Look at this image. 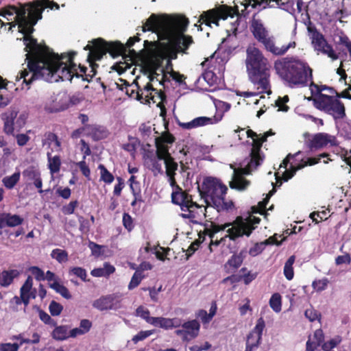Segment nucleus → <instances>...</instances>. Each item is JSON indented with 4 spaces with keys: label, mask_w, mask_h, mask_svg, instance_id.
<instances>
[{
    "label": "nucleus",
    "mask_w": 351,
    "mask_h": 351,
    "mask_svg": "<svg viewBox=\"0 0 351 351\" xmlns=\"http://www.w3.org/2000/svg\"><path fill=\"white\" fill-rule=\"evenodd\" d=\"M182 327L185 330L188 336L191 339L197 337L199 335L200 324L196 319L184 322Z\"/></svg>",
    "instance_id": "bb28decb"
},
{
    "label": "nucleus",
    "mask_w": 351,
    "mask_h": 351,
    "mask_svg": "<svg viewBox=\"0 0 351 351\" xmlns=\"http://www.w3.org/2000/svg\"><path fill=\"white\" fill-rule=\"evenodd\" d=\"M79 202L77 200L70 202L68 204L64 205L62 208V212L65 215H69L74 213L75 209L78 206Z\"/></svg>",
    "instance_id": "680f3d73"
},
{
    "label": "nucleus",
    "mask_w": 351,
    "mask_h": 351,
    "mask_svg": "<svg viewBox=\"0 0 351 351\" xmlns=\"http://www.w3.org/2000/svg\"><path fill=\"white\" fill-rule=\"evenodd\" d=\"M130 189L133 195V200L131 202L132 206H135L138 203L143 202V195L141 193V183L130 184Z\"/></svg>",
    "instance_id": "72a5a7b5"
},
{
    "label": "nucleus",
    "mask_w": 351,
    "mask_h": 351,
    "mask_svg": "<svg viewBox=\"0 0 351 351\" xmlns=\"http://www.w3.org/2000/svg\"><path fill=\"white\" fill-rule=\"evenodd\" d=\"M168 177L170 186L173 189L171 193V201L176 204V203L182 202L187 198L189 193L184 191L176 182V175L167 176Z\"/></svg>",
    "instance_id": "412c9836"
},
{
    "label": "nucleus",
    "mask_w": 351,
    "mask_h": 351,
    "mask_svg": "<svg viewBox=\"0 0 351 351\" xmlns=\"http://www.w3.org/2000/svg\"><path fill=\"white\" fill-rule=\"evenodd\" d=\"M262 338L256 334L250 332L247 336L245 351H253L258 348L261 344Z\"/></svg>",
    "instance_id": "473e14b6"
},
{
    "label": "nucleus",
    "mask_w": 351,
    "mask_h": 351,
    "mask_svg": "<svg viewBox=\"0 0 351 351\" xmlns=\"http://www.w3.org/2000/svg\"><path fill=\"white\" fill-rule=\"evenodd\" d=\"M328 157H329V154H328L326 153H323V154H319L317 157L308 158L307 159V160L306 162H304V163L298 164L297 165V169H300L304 167L305 166H308V165L312 166V165H316L320 162L322 158H328L327 160H324V162L325 164H327L329 160H331V159L329 158Z\"/></svg>",
    "instance_id": "58836bf2"
},
{
    "label": "nucleus",
    "mask_w": 351,
    "mask_h": 351,
    "mask_svg": "<svg viewBox=\"0 0 351 351\" xmlns=\"http://www.w3.org/2000/svg\"><path fill=\"white\" fill-rule=\"evenodd\" d=\"M145 278V276L144 274H141L138 273V271H135L128 285V289L132 290L137 287L140 285L142 280Z\"/></svg>",
    "instance_id": "864d4df0"
},
{
    "label": "nucleus",
    "mask_w": 351,
    "mask_h": 351,
    "mask_svg": "<svg viewBox=\"0 0 351 351\" xmlns=\"http://www.w3.org/2000/svg\"><path fill=\"white\" fill-rule=\"evenodd\" d=\"M232 9L228 6H221L215 9H211L203 12L199 16L198 22L204 23L210 27L211 24L219 25V19H226L229 16H232Z\"/></svg>",
    "instance_id": "2eb2a0df"
},
{
    "label": "nucleus",
    "mask_w": 351,
    "mask_h": 351,
    "mask_svg": "<svg viewBox=\"0 0 351 351\" xmlns=\"http://www.w3.org/2000/svg\"><path fill=\"white\" fill-rule=\"evenodd\" d=\"M136 314L149 324H152V319L154 318V317L150 316L149 311L143 306H140L136 308Z\"/></svg>",
    "instance_id": "3c124183"
},
{
    "label": "nucleus",
    "mask_w": 351,
    "mask_h": 351,
    "mask_svg": "<svg viewBox=\"0 0 351 351\" xmlns=\"http://www.w3.org/2000/svg\"><path fill=\"white\" fill-rule=\"evenodd\" d=\"M305 317L310 321L314 322L315 320H319L321 318V314L317 310L311 307L307 308L304 312Z\"/></svg>",
    "instance_id": "052dcab7"
},
{
    "label": "nucleus",
    "mask_w": 351,
    "mask_h": 351,
    "mask_svg": "<svg viewBox=\"0 0 351 351\" xmlns=\"http://www.w3.org/2000/svg\"><path fill=\"white\" fill-rule=\"evenodd\" d=\"M123 225L128 232L134 228L133 219L128 213H124L123 215Z\"/></svg>",
    "instance_id": "338daca9"
},
{
    "label": "nucleus",
    "mask_w": 351,
    "mask_h": 351,
    "mask_svg": "<svg viewBox=\"0 0 351 351\" xmlns=\"http://www.w3.org/2000/svg\"><path fill=\"white\" fill-rule=\"evenodd\" d=\"M139 34H137L136 36H134L133 37H130L125 45H123V47H124L123 51L117 55L116 57L122 56L123 58H125L128 57H130L132 58V57H134L136 56V52L134 49H131L130 48L134 45L136 42L140 41Z\"/></svg>",
    "instance_id": "393cba45"
},
{
    "label": "nucleus",
    "mask_w": 351,
    "mask_h": 351,
    "mask_svg": "<svg viewBox=\"0 0 351 351\" xmlns=\"http://www.w3.org/2000/svg\"><path fill=\"white\" fill-rule=\"evenodd\" d=\"M246 71L249 80L256 87L259 93H271L270 64L263 52L254 45L246 49Z\"/></svg>",
    "instance_id": "39448f33"
},
{
    "label": "nucleus",
    "mask_w": 351,
    "mask_h": 351,
    "mask_svg": "<svg viewBox=\"0 0 351 351\" xmlns=\"http://www.w3.org/2000/svg\"><path fill=\"white\" fill-rule=\"evenodd\" d=\"M289 100V99L287 95H285L283 97H278V99L276 101V105L279 108V110L283 112H287L289 110V107L286 105Z\"/></svg>",
    "instance_id": "774afa93"
},
{
    "label": "nucleus",
    "mask_w": 351,
    "mask_h": 351,
    "mask_svg": "<svg viewBox=\"0 0 351 351\" xmlns=\"http://www.w3.org/2000/svg\"><path fill=\"white\" fill-rule=\"evenodd\" d=\"M51 256L56 259L59 263H66L68 261V252L64 250L59 248L54 249L51 251Z\"/></svg>",
    "instance_id": "c03bdc74"
},
{
    "label": "nucleus",
    "mask_w": 351,
    "mask_h": 351,
    "mask_svg": "<svg viewBox=\"0 0 351 351\" xmlns=\"http://www.w3.org/2000/svg\"><path fill=\"white\" fill-rule=\"evenodd\" d=\"M213 121L212 118L206 117H199L195 118L191 121L187 123H180V126L184 129L190 130L192 128L204 126L208 124H213Z\"/></svg>",
    "instance_id": "a878e982"
},
{
    "label": "nucleus",
    "mask_w": 351,
    "mask_h": 351,
    "mask_svg": "<svg viewBox=\"0 0 351 351\" xmlns=\"http://www.w3.org/2000/svg\"><path fill=\"white\" fill-rule=\"evenodd\" d=\"M176 205H179L183 213L180 214V216L184 219H188L189 221L195 224L199 223L200 221L203 218L207 217V209L209 207L207 206L204 208L197 204L196 202L193 201L192 196L191 195H187V198L182 202L176 203Z\"/></svg>",
    "instance_id": "ddd939ff"
},
{
    "label": "nucleus",
    "mask_w": 351,
    "mask_h": 351,
    "mask_svg": "<svg viewBox=\"0 0 351 351\" xmlns=\"http://www.w3.org/2000/svg\"><path fill=\"white\" fill-rule=\"evenodd\" d=\"M45 110L49 113H55L64 110L67 108L66 105L60 104L56 100L47 102L45 105Z\"/></svg>",
    "instance_id": "79ce46f5"
},
{
    "label": "nucleus",
    "mask_w": 351,
    "mask_h": 351,
    "mask_svg": "<svg viewBox=\"0 0 351 351\" xmlns=\"http://www.w3.org/2000/svg\"><path fill=\"white\" fill-rule=\"evenodd\" d=\"M246 256L245 251H241L238 254H234L225 263L224 267L227 272H234L243 263Z\"/></svg>",
    "instance_id": "4be33fe9"
},
{
    "label": "nucleus",
    "mask_w": 351,
    "mask_h": 351,
    "mask_svg": "<svg viewBox=\"0 0 351 351\" xmlns=\"http://www.w3.org/2000/svg\"><path fill=\"white\" fill-rule=\"evenodd\" d=\"M189 19L184 16H170L152 14L142 25V31L156 33L160 40H171L178 51L186 53L193 43L191 36L184 34Z\"/></svg>",
    "instance_id": "f03ea898"
},
{
    "label": "nucleus",
    "mask_w": 351,
    "mask_h": 351,
    "mask_svg": "<svg viewBox=\"0 0 351 351\" xmlns=\"http://www.w3.org/2000/svg\"><path fill=\"white\" fill-rule=\"evenodd\" d=\"M116 184L114 186L113 195L117 197H120L122 193V191L125 187V180L121 177L117 176L116 178Z\"/></svg>",
    "instance_id": "6e6d98bb"
},
{
    "label": "nucleus",
    "mask_w": 351,
    "mask_h": 351,
    "mask_svg": "<svg viewBox=\"0 0 351 351\" xmlns=\"http://www.w3.org/2000/svg\"><path fill=\"white\" fill-rule=\"evenodd\" d=\"M124 47L119 41L107 42L101 38L93 39L89 41L84 49L89 51L87 60H100L107 53L115 58L120 54Z\"/></svg>",
    "instance_id": "9d476101"
},
{
    "label": "nucleus",
    "mask_w": 351,
    "mask_h": 351,
    "mask_svg": "<svg viewBox=\"0 0 351 351\" xmlns=\"http://www.w3.org/2000/svg\"><path fill=\"white\" fill-rule=\"evenodd\" d=\"M178 53H181V51H178V49L173 47L171 43L165 47V55L168 58V64H170L171 66H173L171 60L177 58Z\"/></svg>",
    "instance_id": "de8ad7c7"
},
{
    "label": "nucleus",
    "mask_w": 351,
    "mask_h": 351,
    "mask_svg": "<svg viewBox=\"0 0 351 351\" xmlns=\"http://www.w3.org/2000/svg\"><path fill=\"white\" fill-rule=\"evenodd\" d=\"M328 284V279L324 278L322 279L314 280L312 283V287L317 292H321L327 288Z\"/></svg>",
    "instance_id": "603ef678"
},
{
    "label": "nucleus",
    "mask_w": 351,
    "mask_h": 351,
    "mask_svg": "<svg viewBox=\"0 0 351 351\" xmlns=\"http://www.w3.org/2000/svg\"><path fill=\"white\" fill-rule=\"evenodd\" d=\"M23 219L18 215L6 213L5 223L8 227H15L22 224Z\"/></svg>",
    "instance_id": "09e8293b"
},
{
    "label": "nucleus",
    "mask_w": 351,
    "mask_h": 351,
    "mask_svg": "<svg viewBox=\"0 0 351 351\" xmlns=\"http://www.w3.org/2000/svg\"><path fill=\"white\" fill-rule=\"evenodd\" d=\"M217 59H215V54L210 56L209 58L202 63V67L205 69L204 72L202 73V77L198 80L199 82L202 79L205 81L210 86L216 84L217 77L215 73L216 70Z\"/></svg>",
    "instance_id": "a211bd4d"
},
{
    "label": "nucleus",
    "mask_w": 351,
    "mask_h": 351,
    "mask_svg": "<svg viewBox=\"0 0 351 351\" xmlns=\"http://www.w3.org/2000/svg\"><path fill=\"white\" fill-rule=\"evenodd\" d=\"M274 69L278 76L291 87L308 86L318 88L313 81V69L308 63L298 56H287L274 62Z\"/></svg>",
    "instance_id": "7ed1b4c3"
},
{
    "label": "nucleus",
    "mask_w": 351,
    "mask_h": 351,
    "mask_svg": "<svg viewBox=\"0 0 351 351\" xmlns=\"http://www.w3.org/2000/svg\"><path fill=\"white\" fill-rule=\"evenodd\" d=\"M328 145L332 147H337L339 141L335 136L324 132L315 134L308 141V147L311 150L319 149L326 147Z\"/></svg>",
    "instance_id": "f3484780"
},
{
    "label": "nucleus",
    "mask_w": 351,
    "mask_h": 351,
    "mask_svg": "<svg viewBox=\"0 0 351 351\" xmlns=\"http://www.w3.org/2000/svg\"><path fill=\"white\" fill-rule=\"evenodd\" d=\"M20 178V171H16L14 172L12 176L4 177L2 180V182L5 188L12 189L19 182Z\"/></svg>",
    "instance_id": "4c0bfd02"
},
{
    "label": "nucleus",
    "mask_w": 351,
    "mask_h": 351,
    "mask_svg": "<svg viewBox=\"0 0 351 351\" xmlns=\"http://www.w3.org/2000/svg\"><path fill=\"white\" fill-rule=\"evenodd\" d=\"M154 332V330H141L132 337V341L134 343H137L138 341H143L147 339L148 337L152 335Z\"/></svg>",
    "instance_id": "e2e57ef3"
},
{
    "label": "nucleus",
    "mask_w": 351,
    "mask_h": 351,
    "mask_svg": "<svg viewBox=\"0 0 351 351\" xmlns=\"http://www.w3.org/2000/svg\"><path fill=\"white\" fill-rule=\"evenodd\" d=\"M23 175L28 180H34L40 176V173L38 170L36 169L35 167H29L23 171Z\"/></svg>",
    "instance_id": "13d9d810"
},
{
    "label": "nucleus",
    "mask_w": 351,
    "mask_h": 351,
    "mask_svg": "<svg viewBox=\"0 0 351 351\" xmlns=\"http://www.w3.org/2000/svg\"><path fill=\"white\" fill-rule=\"evenodd\" d=\"M38 315L39 318L42 322H43L45 324H49L51 326H56V322L53 320L49 315H48L45 311L42 309H38Z\"/></svg>",
    "instance_id": "69168bd1"
},
{
    "label": "nucleus",
    "mask_w": 351,
    "mask_h": 351,
    "mask_svg": "<svg viewBox=\"0 0 351 351\" xmlns=\"http://www.w3.org/2000/svg\"><path fill=\"white\" fill-rule=\"evenodd\" d=\"M69 276H75L79 278H80L82 281L86 282L88 281L87 280V272L85 269L81 267H71L69 270Z\"/></svg>",
    "instance_id": "49530a36"
},
{
    "label": "nucleus",
    "mask_w": 351,
    "mask_h": 351,
    "mask_svg": "<svg viewBox=\"0 0 351 351\" xmlns=\"http://www.w3.org/2000/svg\"><path fill=\"white\" fill-rule=\"evenodd\" d=\"M269 306L272 310L279 313L282 309V297L280 293H274L269 299Z\"/></svg>",
    "instance_id": "a18cd8bd"
},
{
    "label": "nucleus",
    "mask_w": 351,
    "mask_h": 351,
    "mask_svg": "<svg viewBox=\"0 0 351 351\" xmlns=\"http://www.w3.org/2000/svg\"><path fill=\"white\" fill-rule=\"evenodd\" d=\"M261 219L254 217L251 221H246L241 216L236 217L232 223H226L223 225H218L214 222H211L210 228H206L202 232L204 235H207L210 237L211 241L210 245H218L220 241H213L215 234L225 230L226 228L232 226L231 228L227 230L228 233V237L230 240L235 241L237 239L243 236L250 237L253 230L255 229L254 224L259 223Z\"/></svg>",
    "instance_id": "0eeeda50"
},
{
    "label": "nucleus",
    "mask_w": 351,
    "mask_h": 351,
    "mask_svg": "<svg viewBox=\"0 0 351 351\" xmlns=\"http://www.w3.org/2000/svg\"><path fill=\"white\" fill-rule=\"evenodd\" d=\"M84 130L87 136H90L94 141H98L106 138L109 136L108 130L99 125L87 124Z\"/></svg>",
    "instance_id": "aec40b11"
},
{
    "label": "nucleus",
    "mask_w": 351,
    "mask_h": 351,
    "mask_svg": "<svg viewBox=\"0 0 351 351\" xmlns=\"http://www.w3.org/2000/svg\"><path fill=\"white\" fill-rule=\"evenodd\" d=\"M295 261V256L294 255H292L287 259V261H286V263L285 264L283 273H284L285 278L288 280H291L293 278L294 271H293V265L294 264Z\"/></svg>",
    "instance_id": "ea45409f"
},
{
    "label": "nucleus",
    "mask_w": 351,
    "mask_h": 351,
    "mask_svg": "<svg viewBox=\"0 0 351 351\" xmlns=\"http://www.w3.org/2000/svg\"><path fill=\"white\" fill-rule=\"evenodd\" d=\"M136 86L138 88V90L136 93V99L138 100H141L143 99L144 92H146L147 94L145 95L146 101H149V100H152L153 103H157V106L161 109V113H162L163 111L165 113L164 101L166 100V95L164 91L154 88L151 83H147L144 86L143 90L140 89L137 83L136 84Z\"/></svg>",
    "instance_id": "4468645a"
},
{
    "label": "nucleus",
    "mask_w": 351,
    "mask_h": 351,
    "mask_svg": "<svg viewBox=\"0 0 351 351\" xmlns=\"http://www.w3.org/2000/svg\"><path fill=\"white\" fill-rule=\"evenodd\" d=\"M127 58H123L125 60L124 62H119L115 63L111 69L114 71H116L119 75L125 72L128 69H130L132 66V64L128 63L125 61Z\"/></svg>",
    "instance_id": "5fc2aeb1"
},
{
    "label": "nucleus",
    "mask_w": 351,
    "mask_h": 351,
    "mask_svg": "<svg viewBox=\"0 0 351 351\" xmlns=\"http://www.w3.org/2000/svg\"><path fill=\"white\" fill-rule=\"evenodd\" d=\"M20 272L17 269L4 270L1 274L2 280L1 281V286L7 287L10 285L15 278H17Z\"/></svg>",
    "instance_id": "c756f323"
},
{
    "label": "nucleus",
    "mask_w": 351,
    "mask_h": 351,
    "mask_svg": "<svg viewBox=\"0 0 351 351\" xmlns=\"http://www.w3.org/2000/svg\"><path fill=\"white\" fill-rule=\"evenodd\" d=\"M34 25L32 26V32L29 27L25 28V26L19 29V32L24 35L23 40L25 44V51L29 49V53L26 54L27 60V69L19 72V76H16V80L23 79V83L28 86L34 81L38 80L39 77H46L49 79V75L53 72V69L47 66L51 61L57 60L55 53L48 47L39 45L36 38L32 36L34 32Z\"/></svg>",
    "instance_id": "f257e3e1"
},
{
    "label": "nucleus",
    "mask_w": 351,
    "mask_h": 351,
    "mask_svg": "<svg viewBox=\"0 0 351 351\" xmlns=\"http://www.w3.org/2000/svg\"><path fill=\"white\" fill-rule=\"evenodd\" d=\"M69 327L66 325L56 326L51 332V337L57 341H64L69 337Z\"/></svg>",
    "instance_id": "7c9ffc66"
},
{
    "label": "nucleus",
    "mask_w": 351,
    "mask_h": 351,
    "mask_svg": "<svg viewBox=\"0 0 351 351\" xmlns=\"http://www.w3.org/2000/svg\"><path fill=\"white\" fill-rule=\"evenodd\" d=\"M313 104L317 109L332 115L335 119L346 116L343 104L333 96L319 93L313 99Z\"/></svg>",
    "instance_id": "f8f14e48"
},
{
    "label": "nucleus",
    "mask_w": 351,
    "mask_h": 351,
    "mask_svg": "<svg viewBox=\"0 0 351 351\" xmlns=\"http://www.w3.org/2000/svg\"><path fill=\"white\" fill-rule=\"evenodd\" d=\"M246 134L248 138H251L253 140L251 151L261 152L263 143L258 139V135L250 129L246 131Z\"/></svg>",
    "instance_id": "37998d69"
},
{
    "label": "nucleus",
    "mask_w": 351,
    "mask_h": 351,
    "mask_svg": "<svg viewBox=\"0 0 351 351\" xmlns=\"http://www.w3.org/2000/svg\"><path fill=\"white\" fill-rule=\"evenodd\" d=\"M40 7V1H29L25 3H19L18 6L8 5L0 10V28L6 25L19 29L25 26L32 30V25H36L43 18V9Z\"/></svg>",
    "instance_id": "20e7f679"
},
{
    "label": "nucleus",
    "mask_w": 351,
    "mask_h": 351,
    "mask_svg": "<svg viewBox=\"0 0 351 351\" xmlns=\"http://www.w3.org/2000/svg\"><path fill=\"white\" fill-rule=\"evenodd\" d=\"M32 287H33V279H32V276H29L20 289L21 295H27V294L29 292H30V291L32 289H33Z\"/></svg>",
    "instance_id": "bf43d9fd"
},
{
    "label": "nucleus",
    "mask_w": 351,
    "mask_h": 351,
    "mask_svg": "<svg viewBox=\"0 0 351 351\" xmlns=\"http://www.w3.org/2000/svg\"><path fill=\"white\" fill-rule=\"evenodd\" d=\"M242 4L245 7V10H242V14L244 16L248 14V12L245 13V11L249 6H251L252 8H256L258 6L260 8L258 13L267 8H276L274 4H271V0H244Z\"/></svg>",
    "instance_id": "b1692460"
},
{
    "label": "nucleus",
    "mask_w": 351,
    "mask_h": 351,
    "mask_svg": "<svg viewBox=\"0 0 351 351\" xmlns=\"http://www.w3.org/2000/svg\"><path fill=\"white\" fill-rule=\"evenodd\" d=\"M8 82L0 76V108H3L8 105L10 99L5 93L8 90Z\"/></svg>",
    "instance_id": "2f4dec72"
},
{
    "label": "nucleus",
    "mask_w": 351,
    "mask_h": 351,
    "mask_svg": "<svg viewBox=\"0 0 351 351\" xmlns=\"http://www.w3.org/2000/svg\"><path fill=\"white\" fill-rule=\"evenodd\" d=\"M121 295L119 293H112L103 295L95 300L93 306L99 311L117 310L121 307Z\"/></svg>",
    "instance_id": "dca6fc26"
},
{
    "label": "nucleus",
    "mask_w": 351,
    "mask_h": 351,
    "mask_svg": "<svg viewBox=\"0 0 351 351\" xmlns=\"http://www.w3.org/2000/svg\"><path fill=\"white\" fill-rule=\"evenodd\" d=\"M265 328V322L263 317H260L257 319L255 327L250 332L252 333L256 334L260 337L262 338L263 331Z\"/></svg>",
    "instance_id": "0e129e2a"
},
{
    "label": "nucleus",
    "mask_w": 351,
    "mask_h": 351,
    "mask_svg": "<svg viewBox=\"0 0 351 351\" xmlns=\"http://www.w3.org/2000/svg\"><path fill=\"white\" fill-rule=\"evenodd\" d=\"M169 145L166 143L165 150H161L158 153V158L163 159L166 176L176 175L178 169V162L169 152Z\"/></svg>",
    "instance_id": "6ab92c4d"
},
{
    "label": "nucleus",
    "mask_w": 351,
    "mask_h": 351,
    "mask_svg": "<svg viewBox=\"0 0 351 351\" xmlns=\"http://www.w3.org/2000/svg\"><path fill=\"white\" fill-rule=\"evenodd\" d=\"M16 117V113L14 112H11L10 113H5L2 115V119L4 122L3 125V132L8 134H13L14 132V119Z\"/></svg>",
    "instance_id": "cd10ccee"
},
{
    "label": "nucleus",
    "mask_w": 351,
    "mask_h": 351,
    "mask_svg": "<svg viewBox=\"0 0 351 351\" xmlns=\"http://www.w3.org/2000/svg\"><path fill=\"white\" fill-rule=\"evenodd\" d=\"M201 197L205 199L207 207H212L218 213L228 211L234 207L232 200L226 201L228 187L220 180L207 177L198 187Z\"/></svg>",
    "instance_id": "423d86ee"
},
{
    "label": "nucleus",
    "mask_w": 351,
    "mask_h": 351,
    "mask_svg": "<svg viewBox=\"0 0 351 351\" xmlns=\"http://www.w3.org/2000/svg\"><path fill=\"white\" fill-rule=\"evenodd\" d=\"M47 158L49 161V169L50 172L53 174L60 171L61 166V160L59 156H51L50 153H47Z\"/></svg>",
    "instance_id": "a19ab883"
},
{
    "label": "nucleus",
    "mask_w": 351,
    "mask_h": 351,
    "mask_svg": "<svg viewBox=\"0 0 351 351\" xmlns=\"http://www.w3.org/2000/svg\"><path fill=\"white\" fill-rule=\"evenodd\" d=\"M175 141L176 138L168 131L163 132L160 136L155 138L156 155H147L145 160L146 165L154 176L164 173L160 162L163 159L158 158L159 152L165 150L166 143L172 145Z\"/></svg>",
    "instance_id": "9b49d317"
},
{
    "label": "nucleus",
    "mask_w": 351,
    "mask_h": 351,
    "mask_svg": "<svg viewBox=\"0 0 351 351\" xmlns=\"http://www.w3.org/2000/svg\"><path fill=\"white\" fill-rule=\"evenodd\" d=\"M250 29L254 38L261 43L265 49L276 56H282L287 53L290 48H295V42H290L288 45L278 47L275 45V39L273 36L269 35V31L265 27L263 21L259 17L258 12L254 13L250 22Z\"/></svg>",
    "instance_id": "6e6552de"
},
{
    "label": "nucleus",
    "mask_w": 351,
    "mask_h": 351,
    "mask_svg": "<svg viewBox=\"0 0 351 351\" xmlns=\"http://www.w3.org/2000/svg\"><path fill=\"white\" fill-rule=\"evenodd\" d=\"M49 287L65 299L69 300L72 298V295L70 293L69 289L64 285L58 282L57 280H55L51 283H49Z\"/></svg>",
    "instance_id": "f704fd0d"
},
{
    "label": "nucleus",
    "mask_w": 351,
    "mask_h": 351,
    "mask_svg": "<svg viewBox=\"0 0 351 351\" xmlns=\"http://www.w3.org/2000/svg\"><path fill=\"white\" fill-rule=\"evenodd\" d=\"M152 325L163 328L165 330L170 329V322L169 318L163 317H156L152 319Z\"/></svg>",
    "instance_id": "8fccbe9b"
},
{
    "label": "nucleus",
    "mask_w": 351,
    "mask_h": 351,
    "mask_svg": "<svg viewBox=\"0 0 351 351\" xmlns=\"http://www.w3.org/2000/svg\"><path fill=\"white\" fill-rule=\"evenodd\" d=\"M98 169L100 171V181L104 182L106 184L108 185L113 182L114 180V176L103 164L99 165Z\"/></svg>",
    "instance_id": "c9c22d12"
},
{
    "label": "nucleus",
    "mask_w": 351,
    "mask_h": 351,
    "mask_svg": "<svg viewBox=\"0 0 351 351\" xmlns=\"http://www.w3.org/2000/svg\"><path fill=\"white\" fill-rule=\"evenodd\" d=\"M77 55L76 51H70L67 53H62L59 56L55 53L56 58L53 62L49 64V67L53 69V72L49 75V79L46 77H39L38 80H43L47 82H57L58 78L62 81L71 80L75 76L76 64L74 62V57Z\"/></svg>",
    "instance_id": "1a4fd4ad"
},
{
    "label": "nucleus",
    "mask_w": 351,
    "mask_h": 351,
    "mask_svg": "<svg viewBox=\"0 0 351 351\" xmlns=\"http://www.w3.org/2000/svg\"><path fill=\"white\" fill-rule=\"evenodd\" d=\"M250 160L247 166L243 169L245 174H249L254 169H256L259 165L262 164L264 160V154L262 152H250Z\"/></svg>",
    "instance_id": "5701e85b"
},
{
    "label": "nucleus",
    "mask_w": 351,
    "mask_h": 351,
    "mask_svg": "<svg viewBox=\"0 0 351 351\" xmlns=\"http://www.w3.org/2000/svg\"><path fill=\"white\" fill-rule=\"evenodd\" d=\"M63 310V306L55 300H52L49 306V311L52 316H58Z\"/></svg>",
    "instance_id": "4d7b16f0"
},
{
    "label": "nucleus",
    "mask_w": 351,
    "mask_h": 351,
    "mask_svg": "<svg viewBox=\"0 0 351 351\" xmlns=\"http://www.w3.org/2000/svg\"><path fill=\"white\" fill-rule=\"evenodd\" d=\"M308 30L312 32V43L314 45L315 49L320 51L328 43L326 40L324 38V35L315 28L313 30L308 28Z\"/></svg>",
    "instance_id": "c85d7f7f"
},
{
    "label": "nucleus",
    "mask_w": 351,
    "mask_h": 351,
    "mask_svg": "<svg viewBox=\"0 0 351 351\" xmlns=\"http://www.w3.org/2000/svg\"><path fill=\"white\" fill-rule=\"evenodd\" d=\"M250 184V181L243 176H237L230 182V187L231 189L242 191L246 189Z\"/></svg>",
    "instance_id": "e433bc0d"
}]
</instances>
